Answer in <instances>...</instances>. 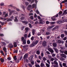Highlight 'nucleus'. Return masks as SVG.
<instances>
[{
	"label": "nucleus",
	"mask_w": 67,
	"mask_h": 67,
	"mask_svg": "<svg viewBox=\"0 0 67 67\" xmlns=\"http://www.w3.org/2000/svg\"><path fill=\"white\" fill-rule=\"evenodd\" d=\"M54 64L56 65H58V63H57V61H54Z\"/></svg>",
	"instance_id": "9b49d317"
},
{
	"label": "nucleus",
	"mask_w": 67,
	"mask_h": 67,
	"mask_svg": "<svg viewBox=\"0 0 67 67\" xmlns=\"http://www.w3.org/2000/svg\"><path fill=\"white\" fill-rule=\"evenodd\" d=\"M27 56H28V54H26L24 55V57L26 58V57H27Z\"/></svg>",
	"instance_id": "4468645a"
},
{
	"label": "nucleus",
	"mask_w": 67,
	"mask_h": 67,
	"mask_svg": "<svg viewBox=\"0 0 67 67\" xmlns=\"http://www.w3.org/2000/svg\"><path fill=\"white\" fill-rule=\"evenodd\" d=\"M31 64H32V65L34 64V61H32V62H31Z\"/></svg>",
	"instance_id": "a18cd8bd"
},
{
	"label": "nucleus",
	"mask_w": 67,
	"mask_h": 67,
	"mask_svg": "<svg viewBox=\"0 0 67 67\" xmlns=\"http://www.w3.org/2000/svg\"><path fill=\"white\" fill-rule=\"evenodd\" d=\"M48 51H49L51 53H54V51L53 50L50 48H49L48 49Z\"/></svg>",
	"instance_id": "f257e3e1"
},
{
	"label": "nucleus",
	"mask_w": 67,
	"mask_h": 67,
	"mask_svg": "<svg viewBox=\"0 0 67 67\" xmlns=\"http://www.w3.org/2000/svg\"><path fill=\"white\" fill-rule=\"evenodd\" d=\"M23 44H26V40H24L23 41Z\"/></svg>",
	"instance_id": "2eb2a0df"
},
{
	"label": "nucleus",
	"mask_w": 67,
	"mask_h": 67,
	"mask_svg": "<svg viewBox=\"0 0 67 67\" xmlns=\"http://www.w3.org/2000/svg\"><path fill=\"white\" fill-rule=\"evenodd\" d=\"M38 19H39L40 20L41 19V17L40 16H38Z\"/></svg>",
	"instance_id": "4d7b16f0"
},
{
	"label": "nucleus",
	"mask_w": 67,
	"mask_h": 67,
	"mask_svg": "<svg viewBox=\"0 0 67 67\" xmlns=\"http://www.w3.org/2000/svg\"><path fill=\"white\" fill-rule=\"evenodd\" d=\"M46 66L47 67H49L50 66V65H49L48 64H47V63H46Z\"/></svg>",
	"instance_id": "6ab92c4d"
},
{
	"label": "nucleus",
	"mask_w": 67,
	"mask_h": 67,
	"mask_svg": "<svg viewBox=\"0 0 67 67\" xmlns=\"http://www.w3.org/2000/svg\"><path fill=\"white\" fill-rule=\"evenodd\" d=\"M42 45L43 46H46V41H44L42 44Z\"/></svg>",
	"instance_id": "f03ea898"
},
{
	"label": "nucleus",
	"mask_w": 67,
	"mask_h": 67,
	"mask_svg": "<svg viewBox=\"0 0 67 67\" xmlns=\"http://www.w3.org/2000/svg\"><path fill=\"white\" fill-rule=\"evenodd\" d=\"M14 46L15 47H16L17 46V45H16V42H14Z\"/></svg>",
	"instance_id": "6e6552de"
},
{
	"label": "nucleus",
	"mask_w": 67,
	"mask_h": 67,
	"mask_svg": "<svg viewBox=\"0 0 67 67\" xmlns=\"http://www.w3.org/2000/svg\"><path fill=\"white\" fill-rule=\"evenodd\" d=\"M34 57L33 55L31 56L30 57V59L31 60V61H32V60H33V58Z\"/></svg>",
	"instance_id": "7ed1b4c3"
},
{
	"label": "nucleus",
	"mask_w": 67,
	"mask_h": 67,
	"mask_svg": "<svg viewBox=\"0 0 67 67\" xmlns=\"http://www.w3.org/2000/svg\"><path fill=\"white\" fill-rule=\"evenodd\" d=\"M58 43H61V41L60 40H59L58 41Z\"/></svg>",
	"instance_id": "13d9d810"
},
{
	"label": "nucleus",
	"mask_w": 67,
	"mask_h": 67,
	"mask_svg": "<svg viewBox=\"0 0 67 67\" xmlns=\"http://www.w3.org/2000/svg\"><path fill=\"white\" fill-rule=\"evenodd\" d=\"M31 40H34V37L32 36V37L31 38Z\"/></svg>",
	"instance_id": "a19ab883"
},
{
	"label": "nucleus",
	"mask_w": 67,
	"mask_h": 67,
	"mask_svg": "<svg viewBox=\"0 0 67 67\" xmlns=\"http://www.w3.org/2000/svg\"><path fill=\"white\" fill-rule=\"evenodd\" d=\"M63 66H65L66 65V64L65 63H63Z\"/></svg>",
	"instance_id": "e433bc0d"
},
{
	"label": "nucleus",
	"mask_w": 67,
	"mask_h": 67,
	"mask_svg": "<svg viewBox=\"0 0 67 67\" xmlns=\"http://www.w3.org/2000/svg\"><path fill=\"white\" fill-rule=\"evenodd\" d=\"M29 67H32V65L31 64H29Z\"/></svg>",
	"instance_id": "c03bdc74"
},
{
	"label": "nucleus",
	"mask_w": 67,
	"mask_h": 67,
	"mask_svg": "<svg viewBox=\"0 0 67 67\" xmlns=\"http://www.w3.org/2000/svg\"><path fill=\"white\" fill-rule=\"evenodd\" d=\"M37 62L38 63H41V60H37Z\"/></svg>",
	"instance_id": "473e14b6"
},
{
	"label": "nucleus",
	"mask_w": 67,
	"mask_h": 67,
	"mask_svg": "<svg viewBox=\"0 0 67 67\" xmlns=\"http://www.w3.org/2000/svg\"><path fill=\"white\" fill-rule=\"evenodd\" d=\"M30 19H31V20H33V17L32 16H31L30 17Z\"/></svg>",
	"instance_id": "49530a36"
},
{
	"label": "nucleus",
	"mask_w": 67,
	"mask_h": 67,
	"mask_svg": "<svg viewBox=\"0 0 67 67\" xmlns=\"http://www.w3.org/2000/svg\"><path fill=\"white\" fill-rule=\"evenodd\" d=\"M41 56L42 57H43L44 56V53H43V52H41Z\"/></svg>",
	"instance_id": "5701e85b"
},
{
	"label": "nucleus",
	"mask_w": 67,
	"mask_h": 67,
	"mask_svg": "<svg viewBox=\"0 0 67 67\" xmlns=\"http://www.w3.org/2000/svg\"><path fill=\"white\" fill-rule=\"evenodd\" d=\"M63 13V12H62L61 11H60L59 12V15H60V14H62Z\"/></svg>",
	"instance_id": "c756f323"
},
{
	"label": "nucleus",
	"mask_w": 67,
	"mask_h": 67,
	"mask_svg": "<svg viewBox=\"0 0 67 67\" xmlns=\"http://www.w3.org/2000/svg\"><path fill=\"white\" fill-rule=\"evenodd\" d=\"M32 34L33 35H34L35 34V32L34 31V30H32Z\"/></svg>",
	"instance_id": "cd10ccee"
},
{
	"label": "nucleus",
	"mask_w": 67,
	"mask_h": 67,
	"mask_svg": "<svg viewBox=\"0 0 67 67\" xmlns=\"http://www.w3.org/2000/svg\"><path fill=\"white\" fill-rule=\"evenodd\" d=\"M35 66H36V67H40V65L38 64H36L35 65Z\"/></svg>",
	"instance_id": "393cba45"
},
{
	"label": "nucleus",
	"mask_w": 67,
	"mask_h": 67,
	"mask_svg": "<svg viewBox=\"0 0 67 67\" xmlns=\"http://www.w3.org/2000/svg\"><path fill=\"white\" fill-rule=\"evenodd\" d=\"M59 65H60V67H63V66H62V64L60 63L59 64Z\"/></svg>",
	"instance_id": "864d4df0"
},
{
	"label": "nucleus",
	"mask_w": 67,
	"mask_h": 67,
	"mask_svg": "<svg viewBox=\"0 0 67 67\" xmlns=\"http://www.w3.org/2000/svg\"><path fill=\"white\" fill-rule=\"evenodd\" d=\"M46 23L47 24H48L49 23V22H48V21H47L46 22Z\"/></svg>",
	"instance_id": "c9c22d12"
},
{
	"label": "nucleus",
	"mask_w": 67,
	"mask_h": 67,
	"mask_svg": "<svg viewBox=\"0 0 67 67\" xmlns=\"http://www.w3.org/2000/svg\"><path fill=\"white\" fill-rule=\"evenodd\" d=\"M54 67H58V65H54Z\"/></svg>",
	"instance_id": "338daca9"
},
{
	"label": "nucleus",
	"mask_w": 67,
	"mask_h": 67,
	"mask_svg": "<svg viewBox=\"0 0 67 67\" xmlns=\"http://www.w3.org/2000/svg\"><path fill=\"white\" fill-rule=\"evenodd\" d=\"M35 44L33 42L32 44L30 45V47H33V46H35Z\"/></svg>",
	"instance_id": "20e7f679"
},
{
	"label": "nucleus",
	"mask_w": 67,
	"mask_h": 67,
	"mask_svg": "<svg viewBox=\"0 0 67 67\" xmlns=\"http://www.w3.org/2000/svg\"><path fill=\"white\" fill-rule=\"evenodd\" d=\"M54 60V58H52L51 59V61H53Z\"/></svg>",
	"instance_id": "6e6d98bb"
},
{
	"label": "nucleus",
	"mask_w": 67,
	"mask_h": 67,
	"mask_svg": "<svg viewBox=\"0 0 67 67\" xmlns=\"http://www.w3.org/2000/svg\"><path fill=\"white\" fill-rule=\"evenodd\" d=\"M1 53L2 55H4V53H3V52L1 51Z\"/></svg>",
	"instance_id": "bb28decb"
},
{
	"label": "nucleus",
	"mask_w": 67,
	"mask_h": 67,
	"mask_svg": "<svg viewBox=\"0 0 67 67\" xmlns=\"http://www.w3.org/2000/svg\"><path fill=\"white\" fill-rule=\"evenodd\" d=\"M37 35L38 36L41 35V33H38L37 34Z\"/></svg>",
	"instance_id": "603ef678"
},
{
	"label": "nucleus",
	"mask_w": 67,
	"mask_h": 67,
	"mask_svg": "<svg viewBox=\"0 0 67 67\" xmlns=\"http://www.w3.org/2000/svg\"><path fill=\"white\" fill-rule=\"evenodd\" d=\"M38 58H39V59L41 60V58H42L41 57V56L40 55H39Z\"/></svg>",
	"instance_id": "72a5a7b5"
},
{
	"label": "nucleus",
	"mask_w": 67,
	"mask_h": 67,
	"mask_svg": "<svg viewBox=\"0 0 67 67\" xmlns=\"http://www.w3.org/2000/svg\"><path fill=\"white\" fill-rule=\"evenodd\" d=\"M51 24H54L55 23V22H51Z\"/></svg>",
	"instance_id": "79ce46f5"
},
{
	"label": "nucleus",
	"mask_w": 67,
	"mask_h": 67,
	"mask_svg": "<svg viewBox=\"0 0 67 67\" xmlns=\"http://www.w3.org/2000/svg\"><path fill=\"white\" fill-rule=\"evenodd\" d=\"M52 57H55V54H52Z\"/></svg>",
	"instance_id": "de8ad7c7"
},
{
	"label": "nucleus",
	"mask_w": 67,
	"mask_h": 67,
	"mask_svg": "<svg viewBox=\"0 0 67 67\" xmlns=\"http://www.w3.org/2000/svg\"><path fill=\"white\" fill-rule=\"evenodd\" d=\"M28 47V45L24 46V48H27Z\"/></svg>",
	"instance_id": "7c9ffc66"
},
{
	"label": "nucleus",
	"mask_w": 67,
	"mask_h": 67,
	"mask_svg": "<svg viewBox=\"0 0 67 67\" xmlns=\"http://www.w3.org/2000/svg\"><path fill=\"white\" fill-rule=\"evenodd\" d=\"M53 46L54 47H56L57 46V44L55 43H54L53 44Z\"/></svg>",
	"instance_id": "ddd939ff"
},
{
	"label": "nucleus",
	"mask_w": 67,
	"mask_h": 67,
	"mask_svg": "<svg viewBox=\"0 0 67 67\" xmlns=\"http://www.w3.org/2000/svg\"><path fill=\"white\" fill-rule=\"evenodd\" d=\"M27 34H25L24 35V37H25V38H26L27 37Z\"/></svg>",
	"instance_id": "a878e982"
},
{
	"label": "nucleus",
	"mask_w": 67,
	"mask_h": 67,
	"mask_svg": "<svg viewBox=\"0 0 67 67\" xmlns=\"http://www.w3.org/2000/svg\"><path fill=\"white\" fill-rule=\"evenodd\" d=\"M37 17V15H36V14H35V16H34L35 18H36Z\"/></svg>",
	"instance_id": "e2e57ef3"
},
{
	"label": "nucleus",
	"mask_w": 67,
	"mask_h": 67,
	"mask_svg": "<svg viewBox=\"0 0 67 67\" xmlns=\"http://www.w3.org/2000/svg\"><path fill=\"white\" fill-rule=\"evenodd\" d=\"M0 60L1 62H2V63L4 61V59H3L2 58H1L0 59Z\"/></svg>",
	"instance_id": "0eeeda50"
},
{
	"label": "nucleus",
	"mask_w": 67,
	"mask_h": 67,
	"mask_svg": "<svg viewBox=\"0 0 67 67\" xmlns=\"http://www.w3.org/2000/svg\"><path fill=\"white\" fill-rule=\"evenodd\" d=\"M61 55L62 57H64V58H66V56L64 54H61Z\"/></svg>",
	"instance_id": "39448f33"
},
{
	"label": "nucleus",
	"mask_w": 67,
	"mask_h": 67,
	"mask_svg": "<svg viewBox=\"0 0 67 67\" xmlns=\"http://www.w3.org/2000/svg\"><path fill=\"white\" fill-rule=\"evenodd\" d=\"M60 52L62 53H64V51H60Z\"/></svg>",
	"instance_id": "69168bd1"
},
{
	"label": "nucleus",
	"mask_w": 67,
	"mask_h": 67,
	"mask_svg": "<svg viewBox=\"0 0 67 67\" xmlns=\"http://www.w3.org/2000/svg\"><path fill=\"white\" fill-rule=\"evenodd\" d=\"M65 46L66 47H67V44L66 43H65Z\"/></svg>",
	"instance_id": "774afa93"
},
{
	"label": "nucleus",
	"mask_w": 67,
	"mask_h": 67,
	"mask_svg": "<svg viewBox=\"0 0 67 67\" xmlns=\"http://www.w3.org/2000/svg\"><path fill=\"white\" fill-rule=\"evenodd\" d=\"M21 40H22V41H24V40H24V37H22L21 38Z\"/></svg>",
	"instance_id": "2f4dec72"
},
{
	"label": "nucleus",
	"mask_w": 67,
	"mask_h": 67,
	"mask_svg": "<svg viewBox=\"0 0 67 67\" xmlns=\"http://www.w3.org/2000/svg\"><path fill=\"white\" fill-rule=\"evenodd\" d=\"M7 49H6V48L5 47H4L3 48V50L4 51H5V52H6V50Z\"/></svg>",
	"instance_id": "c85d7f7f"
},
{
	"label": "nucleus",
	"mask_w": 67,
	"mask_h": 67,
	"mask_svg": "<svg viewBox=\"0 0 67 67\" xmlns=\"http://www.w3.org/2000/svg\"><path fill=\"white\" fill-rule=\"evenodd\" d=\"M61 36L62 38H63V37H64V36H65V35L64 34H62L61 35Z\"/></svg>",
	"instance_id": "412c9836"
},
{
	"label": "nucleus",
	"mask_w": 67,
	"mask_h": 67,
	"mask_svg": "<svg viewBox=\"0 0 67 67\" xmlns=\"http://www.w3.org/2000/svg\"><path fill=\"white\" fill-rule=\"evenodd\" d=\"M64 54H65V55H67V52L65 51V52H64Z\"/></svg>",
	"instance_id": "680f3d73"
},
{
	"label": "nucleus",
	"mask_w": 67,
	"mask_h": 67,
	"mask_svg": "<svg viewBox=\"0 0 67 67\" xmlns=\"http://www.w3.org/2000/svg\"><path fill=\"white\" fill-rule=\"evenodd\" d=\"M28 30L29 28L27 27H26L25 29V30H26V31H28Z\"/></svg>",
	"instance_id": "37998d69"
},
{
	"label": "nucleus",
	"mask_w": 67,
	"mask_h": 67,
	"mask_svg": "<svg viewBox=\"0 0 67 67\" xmlns=\"http://www.w3.org/2000/svg\"><path fill=\"white\" fill-rule=\"evenodd\" d=\"M27 43L28 44H30V40H27Z\"/></svg>",
	"instance_id": "b1692460"
},
{
	"label": "nucleus",
	"mask_w": 67,
	"mask_h": 67,
	"mask_svg": "<svg viewBox=\"0 0 67 67\" xmlns=\"http://www.w3.org/2000/svg\"><path fill=\"white\" fill-rule=\"evenodd\" d=\"M36 53L37 55H40V52L38 51H37Z\"/></svg>",
	"instance_id": "f8f14e48"
},
{
	"label": "nucleus",
	"mask_w": 67,
	"mask_h": 67,
	"mask_svg": "<svg viewBox=\"0 0 67 67\" xmlns=\"http://www.w3.org/2000/svg\"><path fill=\"white\" fill-rule=\"evenodd\" d=\"M43 59L44 61H45V60H47V59H46V58L44 57L43 58Z\"/></svg>",
	"instance_id": "a211bd4d"
},
{
	"label": "nucleus",
	"mask_w": 67,
	"mask_h": 67,
	"mask_svg": "<svg viewBox=\"0 0 67 67\" xmlns=\"http://www.w3.org/2000/svg\"><path fill=\"white\" fill-rule=\"evenodd\" d=\"M40 23H42V20H41L40 21Z\"/></svg>",
	"instance_id": "052dcab7"
},
{
	"label": "nucleus",
	"mask_w": 67,
	"mask_h": 67,
	"mask_svg": "<svg viewBox=\"0 0 67 67\" xmlns=\"http://www.w3.org/2000/svg\"><path fill=\"white\" fill-rule=\"evenodd\" d=\"M39 42L38 40H36L35 42H34L35 44L36 45Z\"/></svg>",
	"instance_id": "1a4fd4ad"
},
{
	"label": "nucleus",
	"mask_w": 67,
	"mask_h": 67,
	"mask_svg": "<svg viewBox=\"0 0 67 67\" xmlns=\"http://www.w3.org/2000/svg\"><path fill=\"white\" fill-rule=\"evenodd\" d=\"M49 32H47L46 33V35H49Z\"/></svg>",
	"instance_id": "58836bf2"
},
{
	"label": "nucleus",
	"mask_w": 67,
	"mask_h": 67,
	"mask_svg": "<svg viewBox=\"0 0 67 67\" xmlns=\"http://www.w3.org/2000/svg\"><path fill=\"white\" fill-rule=\"evenodd\" d=\"M28 36V37H30L31 36V34L30 33L29 34Z\"/></svg>",
	"instance_id": "8fccbe9b"
},
{
	"label": "nucleus",
	"mask_w": 67,
	"mask_h": 67,
	"mask_svg": "<svg viewBox=\"0 0 67 67\" xmlns=\"http://www.w3.org/2000/svg\"><path fill=\"white\" fill-rule=\"evenodd\" d=\"M64 22H67V19H65L63 20V23Z\"/></svg>",
	"instance_id": "aec40b11"
},
{
	"label": "nucleus",
	"mask_w": 67,
	"mask_h": 67,
	"mask_svg": "<svg viewBox=\"0 0 67 67\" xmlns=\"http://www.w3.org/2000/svg\"><path fill=\"white\" fill-rule=\"evenodd\" d=\"M54 26V25L51 26H48V29H51L52 27H53Z\"/></svg>",
	"instance_id": "dca6fc26"
},
{
	"label": "nucleus",
	"mask_w": 67,
	"mask_h": 67,
	"mask_svg": "<svg viewBox=\"0 0 67 67\" xmlns=\"http://www.w3.org/2000/svg\"><path fill=\"white\" fill-rule=\"evenodd\" d=\"M29 27H32V26L31 25V24H29Z\"/></svg>",
	"instance_id": "3c124183"
},
{
	"label": "nucleus",
	"mask_w": 67,
	"mask_h": 67,
	"mask_svg": "<svg viewBox=\"0 0 67 67\" xmlns=\"http://www.w3.org/2000/svg\"><path fill=\"white\" fill-rule=\"evenodd\" d=\"M1 6H3L4 5V4L3 3H2L0 4Z\"/></svg>",
	"instance_id": "4c0bfd02"
},
{
	"label": "nucleus",
	"mask_w": 67,
	"mask_h": 67,
	"mask_svg": "<svg viewBox=\"0 0 67 67\" xmlns=\"http://www.w3.org/2000/svg\"><path fill=\"white\" fill-rule=\"evenodd\" d=\"M66 11H67V10H65L64 12H63V15H64V14H67V12H66Z\"/></svg>",
	"instance_id": "9d476101"
},
{
	"label": "nucleus",
	"mask_w": 67,
	"mask_h": 67,
	"mask_svg": "<svg viewBox=\"0 0 67 67\" xmlns=\"http://www.w3.org/2000/svg\"><path fill=\"white\" fill-rule=\"evenodd\" d=\"M40 66L41 67H44V64L42 62L40 65Z\"/></svg>",
	"instance_id": "423d86ee"
},
{
	"label": "nucleus",
	"mask_w": 67,
	"mask_h": 67,
	"mask_svg": "<svg viewBox=\"0 0 67 67\" xmlns=\"http://www.w3.org/2000/svg\"><path fill=\"white\" fill-rule=\"evenodd\" d=\"M14 59L15 60H16V59H17V58H16V56H15L14 57Z\"/></svg>",
	"instance_id": "4be33fe9"
},
{
	"label": "nucleus",
	"mask_w": 67,
	"mask_h": 67,
	"mask_svg": "<svg viewBox=\"0 0 67 67\" xmlns=\"http://www.w3.org/2000/svg\"><path fill=\"white\" fill-rule=\"evenodd\" d=\"M57 23H58L59 24H61L62 23H63V22H62L61 21H59L57 22Z\"/></svg>",
	"instance_id": "f3484780"
},
{
	"label": "nucleus",
	"mask_w": 67,
	"mask_h": 67,
	"mask_svg": "<svg viewBox=\"0 0 67 67\" xmlns=\"http://www.w3.org/2000/svg\"><path fill=\"white\" fill-rule=\"evenodd\" d=\"M8 16V14H6L5 15V17H7Z\"/></svg>",
	"instance_id": "0e129e2a"
},
{
	"label": "nucleus",
	"mask_w": 67,
	"mask_h": 67,
	"mask_svg": "<svg viewBox=\"0 0 67 67\" xmlns=\"http://www.w3.org/2000/svg\"><path fill=\"white\" fill-rule=\"evenodd\" d=\"M67 40V37H65L63 39V40H64V41H65V40Z\"/></svg>",
	"instance_id": "ea45409f"
},
{
	"label": "nucleus",
	"mask_w": 67,
	"mask_h": 67,
	"mask_svg": "<svg viewBox=\"0 0 67 67\" xmlns=\"http://www.w3.org/2000/svg\"><path fill=\"white\" fill-rule=\"evenodd\" d=\"M46 53L47 54H50V53L48 51H47Z\"/></svg>",
	"instance_id": "09e8293b"
},
{
	"label": "nucleus",
	"mask_w": 67,
	"mask_h": 67,
	"mask_svg": "<svg viewBox=\"0 0 67 67\" xmlns=\"http://www.w3.org/2000/svg\"><path fill=\"white\" fill-rule=\"evenodd\" d=\"M47 62L49 64H50V62L49 60H47Z\"/></svg>",
	"instance_id": "f704fd0d"
},
{
	"label": "nucleus",
	"mask_w": 67,
	"mask_h": 67,
	"mask_svg": "<svg viewBox=\"0 0 67 67\" xmlns=\"http://www.w3.org/2000/svg\"><path fill=\"white\" fill-rule=\"evenodd\" d=\"M60 9H62V7L63 6H62V5H61V3H60Z\"/></svg>",
	"instance_id": "bf43d9fd"
},
{
	"label": "nucleus",
	"mask_w": 67,
	"mask_h": 67,
	"mask_svg": "<svg viewBox=\"0 0 67 67\" xmlns=\"http://www.w3.org/2000/svg\"><path fill=\"white\" fill-rule=\"evenodd\" d=\"M9 60H11V59H10V57H8L7 58Z\"/></svg>",
	"instance_id": "5fc2aeb1"
}]
</instances>
